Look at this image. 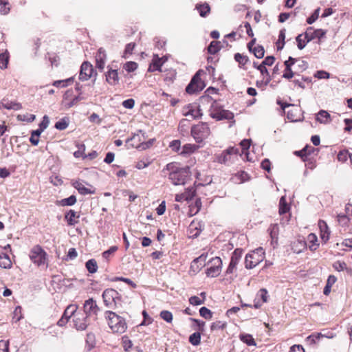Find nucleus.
<instances>
[{
    "label": "nucleus",
    "mask_w": 352,
    "mask_h": 352,
    "mask_svg": "<svg viewBox=\"0 0 352 352\" xmlns=\"http://www.w3.org/2000/svg\"><path fill=\"white\" fill-rule=\"evenodd\" d=\"M190 168L188 166L184 168H179L177 164L171 162L166 166L163 169V172L168 171V179L171 181L172 184L177 185H184L186 183V178L189 176Z\"/></svg>",
    "instance_id": "f257e3e1"
},
{
    "label": "nucleus",
    "mask_w": 352,
    "mask_h": 352,
    "mask_svg": "<svg viewBox=\"0 0 352 352\" xmlns=\"http://www.w3.org/2000/svg\"><path fill=\"white\" fill-rule=\"evenodd\" d=\"M104 314L108 325L113 333L121 334L126 331L127 324L124 318L111 311H107Z\"/></svg>",
    "instance_id": "f03ea898"
},
{
    "label": "nucleus",
    "mask_w": 352,
    "mask_h": 352,
    "mask_svg": "<svg viewBox=\"0 0 352 352\" xmlns=\"http://www.w3.org/2000/svg\"><path fill=\"white\" fill-rule=\"evenodd\" d=\"M29 256L32 262L38 267H47V254L40 245L33 247L30 252Z\"/></svg>",
    "instance_id": "7ed1b4c3"
},
{
    "label": "nucleus",
    "mask_w": 352,
    "mask_h": 352,
    "mask_svg": "<svg viewBox=\"0 0 352 352\" xmlns=\"http://www.w3.org/2000/svg\"><path fill=\"white\" fill-rule=\"evenodd\" d=\"M191 135L197 143H201L210 135V129L207 122H200L191 129Z\"/></svg>",
    "instance_id": "20e7f679"
},
{
    "label": "nucleus",
    "mask_w": 352,
    "mask_h": 352,
    "mask_svg": "<svg viewBox=\"0 0 352 352\" xmlns=\"http://www.w3.org/2000/svg\"><path fill=\"white\" fill-rule=\"evenodd\" d=\"M264 251L260 248L248 254L245 258V266L247 269H252L259 264L264 258Z\"/></svg>",
    "instance_id": "39448f33"
},
{
    "label": "nucleus",
    "mask_w": 352,
    "mask_h": 352,
    "mask_svg": "<svg viewBox=\"0 0 352 352\" xmlns=\"http://www.w3.org/2000/svg\"><path fill=\"white\" fill-rule=\"evenodd\" d=\"M221 269L222 261L219 257L215 256L208 261L206 274L207 276L214 278L220 274Z\"/></svg>",
    "instance_id": "423d86ee"
},
{
    "label": "nucleus",
    "mask_w": 352,
    "mask_h": 352,
    "mask_svg": "<svg viewBox=\"0 0 352 352\" xmlns=\"http://www.w3.org/2000/svg\"><path fill=\"white\" fill-rule=\"evenodd\" d=\"M102 298L107 307L114 308L120 300L119 293L115 289H107L102 293Z\"/></svg>",
    "instance_id": "0eeeda50"
},
{
    "label": "nucleus",
    "mask_w": 352,
    "mask_h": 352,
    "mask_svg": "<svg viewBox=\"0 0 352 352\" xmlns=\"http://www.w3.org/2000/svg\"><path fill=\"white\" fill-rule=\"evenodd\" d=\"M204 87V85L201 80L199 71L194 75L190 83L186 87V91L189 94H192L201 91Z\"/></svg>",
    "instance_id": "6e6552de"
},
{
    "label": "nucleus",
    "mask_w": 352,
    "mask_h": 352,
    "mask_svg": "<svg viewBox=\"0 0 352 352\" xmlns=\"http://www.w3.org/2000/svg\"><path fill=\"white\" fill-rule=\"evenodd\" d=\"M296 62H297V59L292 56H289L288 60L285 61V69L283 72V78L291 79L297 74L296 70L293 71L292 69V67L296 64Z\"/></svg>",
    "instance_id": "1a4fd4ad"
},
{
    "label": "nucleus",
    "mask_w": 352,
    "mask_h": 352,
    "mask_svg": "<svg viewBox=\"0 0 352 352\" xmlns=\"http://www.w3.org/2000/svg\"><path fill=\"white\" fill-rule=\"evenodd\" d=\"M326 31L322 29L314 30L312 27L307 29L304 34V37L307 38V41H311L315 38L320 39L326 34Z\"/></svg>",
    "instance_id": "9d476101"
},
{
    "label": "nucleus",
    "mask_w": 352,
    "mask_h": 352,
    "mask_svg": "<svg viewBox=\"0 0 352 352\" xmlns=\"http://www.w3.org/2000/svg\"><path fill=\"white\" fill-rule=\"evenodd\" d=\"M87 316H85L82 314H77L74 315V324L75 328L78 331H84L87 329L89 323L87 322Z\"/></svg>",
    "instance_id": "9b49d317"
},
{
    "label": "nucleus",
    "mask_w": 352,
    "mask_h": 352,
    "mask_svg": "<svg viewBox=\"0 0 352 352\" xmlns=\"http://www.w3.org/2000/svg\"><path fill=\"white\" fill-rule=\"evenodd\" d=\"M210 116L217 120H233L234 113L228 110L217 109L212 111Z\"/></svg>",
    "instance_id": "f8f14e48"
},
{
    "label": "nucleus",
    "mask_w": 352,
    "mask_h": 352,
    "mask_svg": "<svg viewBox=\"0 0 352 352\" xmlns=\"http://www.w3.org/2000/svg\"><path fill=\"white\" fill-rule=\"evenodd\" d=\"M93 72L92 65L88 62H84L80 67L79 79L82 81L89 80L92 76Z\"/></svg>",
    "instance_id": "ddd939ff"
},
{
    "label": "nucleus",
    "mask_w": 352,
    "mask_h": 352,
    "mask_svg": "<svg viewBox=\"0 0 352 352\" xmlns=\"http://www.w3.org/2000/svg\"><path fill=\"white\" fill-rule=\"evenodd\" d=\"M242 250L239 249H236L232 253L231 260L230 264L226 270V273L227 274L233 273L234 270L236 269V265L239 263V260L241 257Z\"/></svg>",
    "instance_id": "4468645a"
},
{
    "label": "nucleus",
    "mask_w": 352,
    "mask_h": 352,
    "mask_svg": "<svg viewBox=\"0 0 352 352\" xmlns=\"http://www.w3.org/2000/svg\"><path fill=\"white\" fill-rule=\"evenodd\" d=\"M99 311V307H98L96 302L92 298H89L85 302L84 304V311L85 315L88 317L91 314L97 315V313Z\"/></svg>",
    "instance_id": "2eb2a0df"
},
{
    "label": "nucleus",
    "mask_w": 352,
    "mask_h": 352,
    "mask_svg": "<svg viewBox=\"0 0 352 352\" xmlns=\"http://www.w3.org/2000/svg\"><path fill=\"white\" fill-rule=\"evenodd\" d=\"M106 59L107 54L105 50L100 48L96 55V67L101 72L104 68Z\"/></svg>",
    "instance_id": "dca6fc26"
},
{
    "label": "nucleus",
    "mask_w": 352,
    "mask_h": 352,
    "mask_svg": "<svg viewBox=\"0 0 352 352\" xmlns=\"http://www.w3.org/2000/svg\"><path fill=\"white\" fill-rule=\"evenodd\" d=\"M73 186L78 191V192L81 195H91L94 194L95 190L94 188L90 186V188H87L85 186L83 183L80 181H76L73 183Z\"/></svg>",
    "instance_id": "f3484780"
},
{
    "label": "nucleus",
    "mask_w": 352,
    "mask_h": 352,
    "mask_svg": "<svg viewBox=\"0 0 352 352\" xmlns=\"http://www.w3.org/2000/svg\"><path fill=\"white\" fill-rule=\"evenodd\" d=\"M22 108V106L20 103L15 101H10L7 99H3L0 102V110L2 109H6L8 110H19Z\"/></svg>",
    "instance_id": "a211bd4d"
},
{
    "label": "nucleus",
    "mask_w": 352,
    "mask_h": 352,
    "mask_svg": "<svg viewBox=\"0 0 352 352\" xmlns=\"http://www.w3.org/2000/svg\"><path fill=\"white\" fill-rule=\"evenodd\" d=\"M106 80L111 85H116L118 84L119 81L118 71L116 69L109 68L106 74Z\"/></svg>",
    "instance_id": "6ab92c4d"
},
{
    "label": "nucleus",
    "mask_w": 352,
    "mask_h": 352,
    "mask_svg": "<svg viewBox=\"0 0 352 352\" xmlns=\"http://www.w3.org/2000/svg\"><path fill=\"white\" fill-rule=\"evenodd\" d=\"M319 227L320 230V236L322 240L325 243L329 239L330 232L325 221L320 220L319 221Z\"/></svg>",
    "instance_id": "aec40b11"
},
{
    "label": "nucleus",
    "mask_w": 352,
    "mask_h": 352,
    "mask_svg": "<svg viewBox=\"0 0 352 352\" xmlns=\"http://www.w3.org/2000/svg\"><path fill=\"white\" fill-rule=\"evenodd\" d=\"M65 218L69 226H74L78 223V219L79 215H77L76 212L73 210H69L68 212L65 214Z\"/></svg>",
    "instance_id": "412c9836"
},
{
    "label": "nucleus",
    "mask_w": 352,
    "mask_h": 352,
    "mask_svg": "<svg viewBox=\"0 0 352 352\" xmlns=\"http://www.w3.org/2000/svg\"><path fill=\"white\" fill-rule=\"evenodd\" d=\"M208 256V254H201L199 257L195 258L191 264V268H194L195 265L197 263H199L200 267L197 266L196 270H199L201 267L205 266L207 264L206 263V261Z\"/></svg>",
    "instance_id": "4be33fe9"
},
{
    "label": "nucleus",
    "mask_w": 352,
    "mask_h": 352,
    "mask_svg": "<svg viewBox=\"0 0 352 352\" xmlns=\"http://www.w3.org/2000/svg\"><path fill=\"white\" fill-rule=\"evenodd\" d=\"M0 267L4 269H10L12 267V261L7 254H0Z\"/></svg>",
    "instance_id": "5701e85b"
},
{
    "label": "nucleus",
    "mask_w": 352,
    "mask_h": 352,
    "mask_svg": "<svg viewBox=\"0 0 352 352\" xmlns=\"http://www.w3.org/2000/svg\"><path fill=\"white\" fill-rule=\"evenodd\" d=\"M196 9L199 11L201 17H206L210 12V7L206 3L203 4H197Z\"/></svg>",
    "instance_id": "b1692460"
},
{
    "label": "nucleus",
    "mask_w": 352,
    "mask_h": 352,
    "mask_svg": "<svg viewBox=\"0 0 352 352\" xmlns=\"http://www.w3.org/2000/svg\"><path fill=\"white\" fill-rule=\"evenodd\" d=\"M253 66H254V67H255L258 70H259L261 74L263 76L265 75L267 77V80H266V82H265V85H267L270 82V81L271 80V78H270L269 72L266 69L265 66L263 63H261L260 65H258L257 63H256V62H254Z\"/></svg>",
    "instance_id": "393cba45"
},
{
    "label": "nucleus",
    "mask_w": 352,
    "mask_h": 352,
    "mask_svg": "<svg viewBox=\"0 0 352 352\" xmlns=\"http://www.w3.org/2000/svg\"><path fill=\"white\" fill-rule=\"evenodd\" d=\"M85 266L87 271L91 274L96 273L98 270L97 262L94 258L88 260L85 263Z\"/></svg>",
    "instance_id": "a878e982"
},
{
    "label": "nucleus",
    "mask_w": 352,
    "mask_h": 352,
    "mask_svg": "<svg viewBox=\"0 0 352 352\" xmlns=\"http://www.w3.org/2000/svg\"><path fill=\"white\" fill-rule=\"evenodd\" d=\"M77 309L78 306L76 305H69L67 307L63 315L69 320L75 314Z\"/></svg>",
    "instance_id": "bb28decb"
},
{
    "label": "nucleus",
    "mask_w": 352,
    "mask_h": 352,
    "mask_svg": "<svg viewBox=\"0 0 352 352\" xmlns=\"http://www.w3.org/2000/svg\"><path fill=\"white\" fill-rule=\"evenodd\" d=\"M217 161L220 164H227L232 161V158L225 150L217 157Z\"/></svg>",
    "instance_id": "cd10ccee"
},
{
    "label": "nucleus",
    "mask_w": 352,
    "mask_h": 352,
    "mask_svg": "<svg viewBox=\"0 0 352 352\" xmlns=\"http://www.w3.org/2000/svg\"><path fill=\"white\" fill-rule=\"evenodd\" d=\"M307 240L310 243L309 249L311 251L316 250L319 245V244L317 243L318 239L316 235L313 233L309 234L307 236Z\"/></svg>",
    "instance_id": "c85d7f7f"
},
{
    "label": "nucleus",
    "mask_w": 352,
    "mask_h": 352,
    "mask_svg": "<svg viewBox=\"0 0 352 352\" xmlns=\"http://www.w3.org/2000/svg\"><path fill=\"white\" fill-rule=\"evenodd\" d=\"M240 340L248 346H255L256 342L253 337L250 334H241Z\"/></svg>",
    "instance_id": "c756f323"
},
{
    "label": "nucleus",
    "mask_w": 352,
    "mask_h": 352,
    "mask_svg": "<svg viewBox=\"0 0 352 352\" xmlns=\"http://www.w3.org/2000/svg\"><path fill=\"white\" fill-rule=\"evenodd\" d=\"M329 117L330 115L327 111L320 110L317 115L316 120L320 123H327Z\"/></svg>",
    "instance_id": "7c9ffc66"
},
{
    "label": "nucleus",
    "mask_w": 352,
    "mask_h": 352,
    "mask_svg": "<svg viewBox=\"0 0 352 352\" xmlns=\"http://www.w3.org/2000/svg\"><path fill=\"white\" fill-rule=\"evenodd\" d=\"M337 221L341 226L345 227L349 226L351 219L347 214H338Z\"/></svg>",
    "instance_id": "2f4dec72"
},
{
    "label": "nucleus",
    "mask_w": 352,
    "mask_h": 352,
    "mask_svg": "<svg viewBox=\"0 0 352 352\" xmlns=\"http://www.w3.org/2000/svg\"><path fill=\"white\" fill-rule=\"evenodd\" d=\"M289 210V206L286 202L285 197H282L279 201V214H283L287 212Z\"/></svg>",
    "instance_id": "473e14b6"
},
{
    "label": "nucleus",
    "mask_w": 352,
    "mask_h": 352,
    "mask_svg": "<svg viewBox=\"0 0 352 352\" xmlns=\"http://www.w3.org/2000/svg\"><path fill=\"white\" fill-rule=\"evenodd\" d=\"M76 202V197L74 195H71L67 198H65L59 201V204L62 206H73Z\"/></svg>",
    "instance_id": "72a5a7b5"
},
{
    "label": "nucleus",
    "mask_w": 352,
    "mask_h": 352,
    "mask_svg": "<svg viewBox=\"0 0 352 352\" xmlns=\"http://www.w3.org/2000/svg\"><path fill=\"white\" fill-rule=\"evenodd\" d=\"M186 109H188L186 111L184 109L183 111V115L185 116H191L192 118L196 119L199 117V111L195 110L192 109V107L190 105H188Z\"/></svg>",
    "instance_id": "f704fd0d"
},
{
    "label": "nucleus",
    "mask_w": 352,
    "mask_h": 352,
    "mask_svg": "<svg viewBox=\"0 0 352 352\" xmlns=\"http://www.w3.org/2000/svg\"><path fill=\"white\" fill-rule=\"evenodd\" d=\"M189 342L193 346H198L201 343V333L195 332L189 337Z\"/></svg>",
    "instance_id": "c9c22d12"
},
{
    "label": "nucleus",
    "mask_w": 352,
    "mask_h": 352,
    "mask_svg": "<svg viewBox=\"0 0 352 352\" xmlns=\"http://www.w3.org/2000/svg\"><path fill=\"white\" fill-rule=\"evenodd\" d=\"M73 77L65 80H56L53 82V85L56 87H66L69 83L73 82Z\"/></svg>",
    "instance_id": "e433bc0d"
},
{
    "label": "nucleus",
    "mask_w": 352,
    "mask_h": 352,
    "mask_svg": "<svg viewBox=\"0 0 352 352\" xmlns=\"http://www.w3.org/2000/svg\"><path fill=\"white\" fill-rule=\"evenodd\" d=\"M304 36V34H300L296 38L298 48L300 50L304 49L307 43L309 42L307 41V38H305Z\"/></svg>",
    "instance_id": "4c0bfd02"
},
{
    "label": "nucleus",
    "mask_w": 352,
    "mask_h": 352,
    "mask_svg": "<svg viewBox=\"0 0 352 352\" xmlns=\"http://www.w3.org/2000/svg\"><path fill=\"white\" fill-rule=\"evenodd\" d=\"M220 50V43L219 41H212L208 47V51L211 54H215Z\"/></svg>",
    "instance_id": "58836bf2"
},
{
    "label": "nucleus",
    "mask_w": 352,
    "mask_h": 352,
    "mask_svg": "<svg viewBox=\"0 0 352 352\" xmlns=\"http://www.w3.org/2000/svg\"><path fill=\"white\" fill-rule=\"evenodd\" d=\"M69 125V120L67 118H63L60 119L59 121L56 122L55 124V128L58 130H64Z\"/></svg>",
    "instance_id": "ea45409f"
},
{
    "label": "nucleus",
    "mask_w": 352,
    "mask_h": 352,
    "mask_svg": "<svg viewBox=\"0 0 352 352\" xmlns=\"http://www.w3.org/2000/svg\"><path fill=\"white\" fill-rule=\"evenodd\" d=\"M160 316L162 319L168 323H170L173 321V316L170 311L167 310H163L160 312Z\"/></svg>",
    "instance_id": "a19ab883"
},
{
    "label": "nucleus",
    "mask_w": 352,
    "mask_h": 352,
    "mask_svg": "<svg viewBox=\"0 0 352 352\" xmlns=\"http://www.w3.org/2000/svg\"><path fill=\"white\" fill-rule=\"evenodd\" d=\"M163 63L162 62L161 58L157 57L153 60V63L150 66V69L151 71H161V67Z\"/></svg>",
    "instance_id": "79ce46f5"
},
{
    "label": "nucleus",
    "mask_w": 352,
    "mask_h": 352,
    "mask_svg": "<svg viewBox=\"0 0 352 352\" xmlns=\"http://www.w3.org/2000/svg\"><path fill=\"white\" fill-rule=\"evenodd\" d=\"M234 60L238 62L240 65L243 66L248 63V58L240 53H236L234 54Z\"/></svg>",
    "instance_id": "37998d69"
},
{
    "label": "nucleus",
    "mask_w": 352,
    "mask_h": 352,
    "mask_svg": "<svg viewBox=\"0 0 352 352\" xmlns=\"http://www.w3.org/2000/svg\"><path fill=\"white\" fill-rule=\"evenodd\" d=\"M77 147H78V151H75L74 153V156L76 157V158H80V157H85V144H78L77 145Z\"/></svg>",
    "instance_id": "c03bdc74"
},
{
    "label": "nucleus",
    "mask_w": 352,
    "mask_h": 352,
    "mask_svg": "<svg viewBox=\"0 0 352 352\" xmlns=\"http://www.w3.org/2000/svg\"><path fill=\"white\" fill-rule=\"evenodd\" d=\"M251 52L254 53V56L257 58H262L264 56L265 50L263 47L261 45L254 47Z\"/></svg>",
    "instance_id": "a18cd8bd"
},
{
    "label": "nucleus",
    "mask_w": 352,
    "mask_h": 352,
    "mask_svg": "<svg viewBox=\"0 0 352 352\" xmlns=\"http://www.w3.org/2000/svg\"><path fill=\"white\" fill-rule=\"evenodd\" d=\"M227 323L223 321H216L212 323L210 329L211 331H216L223 329L226 327Z\"/></svg>",
    "instance_id": "49530a36"
},
{
    "label": "nucleus",
    "mask_w": 352,
    "mask_h": 352,
    "mask_svg": "<svg viewBox=\"0 0 352 352\" xmlns=\"http://www.w3.org/2000/svg\"><path fill=\"white\" fill-rule=\"evenodd\" d=\"M135 47V43H128L126 45V47H125V50H124V52L123 57L124 58H129V56L132 54L133 50H134Z\"/></svg>",
    "instance_id": "de8ad7c7"
},
{
    "label": "nucleus",
    "mask_w": 352,
    "mask_h": 352,
    "mask_svg": "<svg viewBox=\"0 0 352 352\" xmlns=\"http://www.w3.org/2000/svg\"><path fill=\"white\" fill-rule=\"evenodd\" d=\"M270 234L272 240L277 239L278 234V224H272L269 228Z\"/></svg>",
    "instance_id": "09e8293b"
},
{
    "label": "nucleus",
    "mask_w": 352,
    "mask_h": 352,
    "mask_svg": "<svg viewBox=\"0 0 352 352\" xmlns=\"http://www.w3.org/2000/svg\"><path fill=\"white\" fill-rule=\"evenodd\" d=\"M199 314H200L201 316H202L203 318H204L205 319H207V320L211 319L212 317V313L211 312V311L210 309H208L206 307H202L199 309Z\"/></svg>",
    "instance_id": "8fccbe9b"
},
{
    "label": "nucleus",
    "mask_w": 352,
    "mask_h": 352,
    "mask_svg": "<svg viewBox=\"0 0 352 352\" xmlns=\"http://www.w3.org/2000/svg\"><path fill=\"white\" fill-rule=\"evenodd\" d=\"M35 116L34 114L25 113L19 115L17 118L19 120L25 121L28 122H32L35 120Z\"/></svg>",
    "instance_id": "3c124183"
},
{
    "label": "nucleus",
    "mask_w": 352,
    "mask_h": 352,
    "mask_svg": "<svg viewBox=\"0 0 352 352\" xmlns=\"http://www.w3.org/2000/svg\"><path fill=\"white\" fill-rule=\"evenodd\" d=\"M197 148L195 144H186L183 146L182 154H189L193 153Z\"/></svg>",
    "instance_id": "603ef678"
},
{
    "label": "nucleus",
    "mask_w": 352,
    "mask_h": 352,
    "mask_svg": "<svg viewBox=\"0 0 352 352\" xmlns=\"http://www.w3.org/2000/svg\"><path fill=\"white\" fill-rule=\"evenodd\" d=\"M8 1L7 0H0V12L3 14H6L10 11Z\"/></svg>",
    "instance_id": "864d4df0"
},
{
    "label": "nucleus",
    "mask_w": 352,
    "mask_h": 352,
    "mask_svg": "<svg viewBox=\"0 0 352 352\" xmlns=\"http://www.w3.org/2000/svg\"><path fill=\"white\" fill-rule=\"evenodd\" d=\"M296 63H297L296 67H298V69L296 70L297 73L302 72L305 71L308 67V63L305 60H301L297 59V62H296Z\"/></svg>",
    "instance_id": "5fc2aeb1"
},
{
    "label": "nucleus",
    "mask_w": 352,
    "mask_h": 352,
    "mask_svg": "<svg viewBox=\"0 0 352 352\" xmlns=\"http://www.w3.org/2000/svg\"><path fill=\"white\" fill-rule=\"evenodd\" d=\"M304 162L305 163V166L307 168L313 170L316 167V161L313 158L305 157V159H304Z\"/></svg>",
    "instance_id": "6e6d98bb"
},
{
    "label": "nucleus",
    "mask_w": 352,
    "mask_h": 352,
    "mask_svg": "<svg viewBox=\"0 0 352 352\" xmlns=\"http://www.w3.org/2000/svg\"><path fill=\"white\" fill-rule=\"evenodd\" d=\"M122 346L125 351H129L133 346L132 342L129 339L128 337H122Z\"/></svg>",
    "instance_id": "4d7b16f0"
},
{
    "label": "nucleus",
    "mask_w": 352,
    "mask_h": 352,
    "mask_svg": "<svg viewBox=\"0 0 352 352\" xmlns=\"http://www.w3.org/2000/svg\"><path fill=\"white\" fill-rule=\"evenodd\" d=\"M320 14V8H317L315 10V11L312 13V14L307 19V23L308 24H312L314 23L318 18Z\"/></svg>",
    "instance_id": "13d9d810"
},
{
    "label": "nucleus",
    "mask_w": 352,
    "mask_h": 352,
    "mask_svg": "<svg viewBox=\"0 0 352 352\" xmlns=\"http://www.w3.org/2000/svg\"><path fill=\"white\" fill-rule=\"evenodd\" d=\"M138 67V64L133 61L127 62L124 64V68L128 72H131L135 71Z\"/></svg>",
    "instance_id": "bf43d9fd"
},
{
    "label": "nucleus",
    "mask_w": 352,
    "mask_h": 352,
    "mask_svg": "<svg viewBox=\"0 0 352 352\" xmlns=\"http://www.w3.org/2000/svg\"><path fill=\"white\" fill-rule=\"evenodd\" d=\"M8 63V56L6 54H0V67L5 69Z\"/></svg>",
    "instance_id": "052dcab7"
},
{
    "label": "nucleus",
    "mask_w": 352,
    "mask_h": 352,
    "mask_svg": "<svg viewBox=\"0 0 352 352\" xmlns=\"http://www.w3.org/2000/svg\"><path fill=\"white\" fill-rule=\"evenodd\" d=\"M257 296L262 300L263 302H266L268 297L267 289L263 288L261 289L257 294Z\"/></svg>",
    "instance_id": "680f3d73"
},
{
    "label": "nucleus",
    "mask_w": 352,
    "mask_h": 352,
    "mask_svg": "<svg viewBox=\"0 0 352 352\" xmlns=\"http://www.w3.org/2000/svg\"><path fill=\"white\" fill-rule=\"evenodd\" d=\"M314 77L318 79H327L329 78V73L323 70L317 71L314 74Z\"/></svg>",
    "instance_id": "e2e57ef3"
},
{
    "label": "nucleus",
    "mask_w": 352,
    "mask_h": 352,
    "mask_svg": "<svg viewBox=\"0 0 352 352\" xmlns=\"http://www.w3.org/2000/svg\"><path fill=\"white\" fill-rule=\"evenodd\" d=\"M333 267L336 270L341 272L346 269V265L344 262L337 261L333 263Z\"/></svg>",
    "instance_id": "0e129e2a"
},
{
    "label": "nucleus",
    "mask_w": 352,
    "mask_h": 352,
    "mask_svg": "<svg viewBox=\"0 0 352 352\" xmlns=\"http://www.w3.org/2000/svg\"><path fill=\"white\" fill-rule=\"evenodd\" d=\"M118 250V247L114 245V246H111L109 250L104 251L103 253H102V256L104 258H108L109 257V256L112 254H113L114 252H116V251Z\"/></svg>",
    "instance_id": "69168bd1"
},
{
    "label": "nucleus",
    "mask_w": 352,
    "mask_h": 352,
    "mask_svg": "<svg viewBox=\"0 0 352 352\" xmlns=\"http://www.w3.org/2000/svg\"><path fill=\"white\" fill-rule=\"evenodd\" d=\"M135 105V100L132 98L125 100L122 102V106L126 108L131 109L133 108Z\"/></svg>",
    "instance_id": "338daca9"
},
{
    "label": "nucleus",
    "mask_w": 352,
    "mask_h": 352,
    "mask_svg": "<svg viewBox=\"0 0 352 352\" xmlns=\"http://www.w3.org/2000/svg\"><path fill=\"white\" fill-rule=\"evenodd\" d=\"M0 352H9L8 340H0Z\"/></svg>",
    "instance_id": "774afa93"
}]
</instances>
